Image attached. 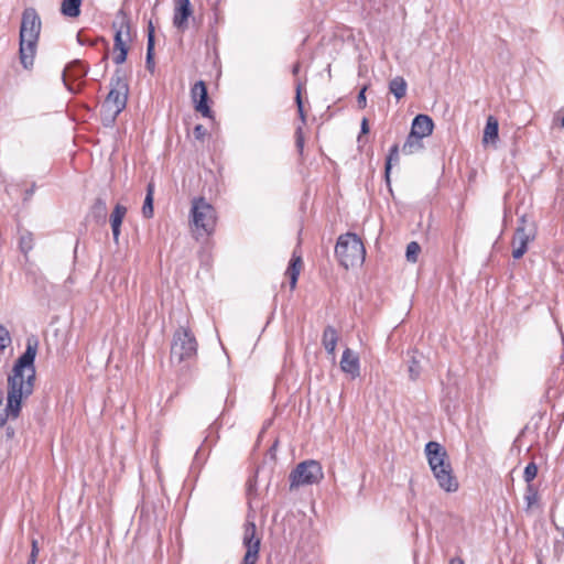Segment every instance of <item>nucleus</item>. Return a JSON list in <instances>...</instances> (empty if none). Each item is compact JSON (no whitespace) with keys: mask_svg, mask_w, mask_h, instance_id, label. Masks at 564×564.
<instances>
[{"mask_svg":"<svg viewBox=\"0 0 564 564\" xmlns=\"http://www.w3.org/2000/svg\"><path fill=\"white\" fill-rule=\"evenodd\" d=\"M41 32V19L33 8L23 11L20 28V59L25 68L33 65V58Z\"/></svg>","mask_w":564,"mask_h":564,"instance_id":"1","label":"nucleus"},{"mask_svg":"<svg viewBox=\"0 0 564 564\" xmlns=\"http://www.w3.org/2000/svg\"><path fill=\"white\" fill-rule=\"evenodd\" d=\"M425 454L440 487L447 492L456 491L458 482L453 476L445 448L440 443L432 441L425 445Z\"/></svg>","mask_w":564,"mask_h":564,"instance_id":"2","label":"nucleus"},{"mask_svg":"<svg viewBox=\"0 0 564 564\" xmlns=\"http://www.w3.org/2000/svg\"><path fill=\"white\" fill-rule=\"evenodd\" d=\"M335 253L345 269L361 265L366 257V250L361 239L352 232L339 236L335 247Z\"/></svg>","mask_w":564,"mask_h":564,"instance_id":"3","label":"nucleus"},{"mask_svg":"<svg viewBox=\"0 0 564 564\" xmlns=\"http://www.w3.org/2000/svg\"><path fill=\"white\" fill-rule=\"evenodd\" d=\"M189 224L196 238L209 236L216 226V212L214 207L204 198H194Z\"/></svg>","mask_w":564,"mask_h":564,"instance_id":"4","label":"nucleus"},{"mask_svg":"<svg viewBox=\"0 0 564 564\" xmlns=\"http://www.w3.org/2000/svg\"><path fill=\"white\" fill-rule=\"evenodd\" d=\"M197 352V341L194 335L186 328H178L171 346V361L173 364H182L195 358Z\"/></svg>","mask_w":564,"mask_h":564,"instance_id":"5","label":"nucleus"},{"mask_svg":"<svg viewBox=\"0 0 564 564\" xmlns=\"http://www.w3.org/2000/svg\"><path fill=\"white\" fill-rule=\"evenodd\" d=\"M324 477L322 466L318 462L310 459L300 463L290 474V487L299 488L301 486L318 484Z\"/></svg>","mask_w":564,"mask_h":564,"instance_id":"6","label":"nucleus"},{"mask_svg":"<svg viewBox=\"0 0 564 564\" xmlns=\"http://www.w3.org/2000/svg\"><path fill=\"white\" fill-rule=\"evenodd\" d=\"M535 238V225L525 215L521 216L512 238V257L520 259L528 250V245Z\"/></svg>","mask_w":564,"mask_h":564,"instance_id":"7","label":"nucleus"},{"mask_svg":"<svg viewBox=\"0 0 564 564\" xmlns=\"http://www.w3.org/2000/svg\"><path fill=\"white\" fill-rule=\"evenodd\" d=\"M128 85L121 78L112 83V87L102 105L105 112L115 119L126 107L128 99Z\"/></svg>","mask_w":564,"mask_h":564,"instance_id":"8","label":"nucleus"},{"mask_svg":"<svg viewBox=\"0 0 564 564\" xmlns=\"http://www.w3.org/2000/svg\"><path fill=\"white\" fill-rule=\"evenodd\" d=\"M112 26L116 30L113 44L116 55L113 56V62L119 65L127 59L129 44L132 42L133 34L130 22L124 18L119 23L113 22Z\"/></svg>","mask_w":564,"mask_h":564,"instance_id":"9","label":"nucleus"},{"mask_svg":"<svg viewBox=\"0 0 564 564\" xmlns=\"http://www.w3.org/2000/svg\"><path fill=\"white\" fill-rule=\"evenodd\" d=\"M261 538L257 536V528L253 521H247L243 525L242 544L246 554L241 564H256L259 558Z\"/></svg>","mask_w":564,"mask_h":564,"instance_id":"10","label":"nucleus"},{"mask_svg":"<svg viewBox=\"0 0 564 564\" xmlns=\"http://www.w3.org/2000/svg\"><path fill=\"white\" fill-rule=\"evenodd\" d=\"M193 14V9L189 0H175L173 25L180 30L185 31L188 28V19Z\"/></svg>","mask_w":564,"mask_h":564,"instance_id":"11","label":"nucleus"},{"mask_svg":"<svg viewBox=\"0 0 564 564\" xmlns=\"http://www.w3.org/2000/svg\"><path fill=\"white\" fill-rule=\"evenodd\" d=\"M191 97L195 104V110L204 117H210V108L207 105V87L203 80H198L191 89Z\"/></svg>","mask_w":564,"mask_h":564,"instance_id":"12","label":"nucleus"},{"mask_svg":"<svg viewBox=\"0 0 564 564\" xmlns=\"http://www.w3.org/2000/svg\"><path fill=\"white\" fill-rule=\"evenodd\" d=\"M340 369L352 379L357 378L360 373L359 357L350 348H346L343 352Z\"/></svg>","mask_w":564,"mask_h":564,"instance_id":"13","label":"nucleus"},{"mask_svg":"<svg viewBox=\"0 0 564 564\" xmlns=\"http://www.w3.org/2000/svg\"><path fill=\"white\" fill-rule=\"evenodd\" d=\"M434 128L433 120L426 115H417L411 126V133L420 139H424L432 134Z\"/></svg>","mask_w":564,"mask_h":564,"instance_id":"14","label":"nucleus"},{"mask_svg":"<svg viewBox=\"0 0 564 564\" xmlns=\"http://www.w3.org/2000/svg\"><path fill=\"white\" fill-rule=\"evenodd\" d=\"M127 214V208L117 204L110 215V225L112 230L113 240L118 242L120 236V227Z\"/></svg>","mask_w":564,"mask_h":564,"instance_id":"15","label":"nucleus"},{"mask_svg":"<svg viewBox=\"0 0 564 564\" xmlns=\"http://www.w3.org/2000/svg\"><path fill=\"white\" fill-rule=\"evenodd\" d=\"M338 341L337 330L333 326H326L323 332L322 343L328 355L335 358V349Z\"/></svg>","mask_w":564,"mask_h":564,"instance_id":"16","label":"nucleus"},{"mask_svg":"<svg viewBox=\"0 0 564 564\" xmlns=\"http://www.w3.org/2000/svg\"><path fill=\"white\" fill-rule=\"evenodd\" d=\"M498 120L494 116L487 118V122L484 129L482 143H496L498 139Z\"/></svg>","mask_w":564,"mask_h":564,"instance_id":"17","label":"nucleus"},{"mask_svg":"<svg viewBox=\"0 0 564 564\" xmlns=\"http://www.w3.org/2000/svg\"><path fill=\"white\" fill-rule=\"evenodd\" d=\"M302 269V259L293 254L290 264L286 269L285 275L290 279V288L294 290L297 283V279Z\"/></svg>","mask_w":564,"mask_h":564,"instance_id":"18","label":"nucleus"},{"mask_svg":"<svg viewBox=\"0 0 564 564\" xmlns=\"http://www.w3.org/2000/svg\"><path fill=\"white\" fill-rule=\"evenodd\" d=\"M85 75H86L85 67L80 64V62L76 61V62H73L72 64H69L65 68V70L63 72V80H64V84L68 87V89L72 90V88L67 84V78L68 77L82 78Z\"/></svg>","mask_w":564,"mask_h":564,"instance_id":"19","label":"nucleus"},{"mask_svg":"<svg viewBox=\"0 0 564 564\" xmlns=\"http://www.w3.org/2000/svg\"><path fill=\"white\" fill-rule=\"evenodd\" d=\"M423 148V140L410 132L404 144L402 145V153L405 155H412L421 151Z\"/></svg>","mask_w":564,"mask_h":564,"instance_id":"20","label":"nucleus"},{"mask_svg":"<svg viewBox=\"0 0 564 564\" xmlns=\"http://www.w3.org/2000/svg\"><path fill=\"white\" fill-rule=\"evenodd\" d=\"M82 0H63L61 12L67 18H77L80 14Z\"/></svg>","mask_w":564,"mask_h":564,"instance_id":"21","label":"nucleus"},{"mask_svg":"<svg viewBox=\"0 0 564 564\" xmlns=\"http://www.w3.org/2000/svg\"><path fill=\"white\" fill-rule=\"evenodd\" d=\"M406 82L403 77L397 76L389 83V90L394 97L399 100L403 98L406 94Z\"/></svg>","mask_w":564,"mask_h":564,"instance_id":"22","label":"nucleus"},{"mask_svg":"<svg viewBox=\"0 0 564 564\" xmlns=\"http://www.w3.org/2000/svg\"><path fill=\"white\" fill-rule=\"evenodd\" d=\"M153 195L154 184L150 182L147 186V195L142 206V215L145 218H151L153 216Z\"/></svg>","mask_w":564,"mask_h":564,"instance_id":"23","label":"nucleus"},{"mask_svg":"<svg viewBox=\"0 0 564 564\" xmlns=\"http://www.w3.org/2000/svg\"><path fill=\"white\" fill-rule=\"evenodd\" d=\"M153 51H154V29L152 23L149 24V33H148V47H147V66L150 70L153 69Z\"/></svg>","mask_w":564,"mask_h":564,"instance_id":"24","label":"nucleus"},{"mask_svg":"<svg viewBox=\"0 0 564 564\" xmlns=\"http://www.w3.org/2000/svg\"><path fill=\"white\" fill-rule=\"evenodd\" d=\"M421 357L422 356H417L416 351H414L413 355L411 356L410 364L408 367V372L411 380H416L421 375Z\"/></svg>","mask_w":564,"mask_h":564,"instance_id":"25","label":"nucleus"},{"mask_svg":"<svg viewBox=\"0 0 564 564\" xmlns=\"http://www.w3.org/2000/svg\"><path fill=\"white\" fill-rule=\"evenodd\" d=\"M398 162H399V145L394 144L391 147L389 155L386 161L384 173H386L387 182L390 181V171H391L392 164L398 163Z\"/></svg>","mask_w":564,"mask_h":564,"instance_id":"26","label":"nucleus"},{"mask_svg":"<svg viewBox=\"0 0 564 564\" xmlns=\"http://www.w3.org/2000/svg\"><path fill=\"white\" fill-rule=\"evenodd\" d=\"M19 248L24 254H26L33 248V236L31 232H21L19 239Z\"/></svg>","mask_w":564,"mask_h":564,"instance_id":"27","label":"nucleus"},{"mask_svg":"<svg viewBox=\"0 0 564 564\" xmlns=\"http://www.w3.org/2000/svg\"><path fill=\"white\" fill-rule=\"evenodd\" d=\"M538 499H539V495H538V491L534 488V486L528 485L525 495H524V500L527 502V510H530L538 502Z\"/></svg>","mask_w":564,"mask_h":564,"instance_id":"28","label":"nucleus"},{"mask_svg":"<svg viewBox=\"0 0 564 564\" xmlns=\"http://www.w3.org/2000/svg\"><path fill=\"white\" fill-rule=\"evenodd\" d=\"M421 247L417 242L411 241L406 247L405 257L409 262L415 263L417 261Z\"/></svg>","mask_w":564,"mask_h":564,"instance_id":"29","label":"nucleus"},{"mask_svg":"<svg viewBox=\"0 0 564 564\" xmlns=\"http://www.w3.org/2000/svg\"><path fill=\"white\" fill-rule=\"evenodd\" d=\"M12 343V338L8 328L0 324V351H3Z\"/></svg>","mask_w":564,"mask_h":564,"instance_id":"30","label":"nucleus"},{"mask_svg":"<svg viewBox=\"0 0 564 564\" xmlns=\"http://www.w3.org/2000/svg\"><path fill=\"white\" fill-rule=\"evenodd\" d=\"M538 474V466L534 463H530L524 468L523 478L528 482V485H531V481L536 477Z\"/></svg>","mask_w":564,"mask_h":564,"instance_id":"31","label":"nucleus"},{"mask_svg":"<svg viewBox=\"0 0 564 564\" xmlns=\"http://www.w3.org/2000/svg\"><path fill=\"white\" fill-rule=\"evenodd\" d=\"M553 126L564 128V109L558 110L554 115Z\"/></svg>","mask_w":564,"mask_h":564,"instance_id":"32","label":"nucleus"},{"mask_svg":"<svg viewBox=\"0 0 564 564\" xmlns=\"http://www.w3.org/2000/svg\"><path fill=\"white\" fill-rule=\"evenodd\" d=\"M37 554H39L37 541L32 540V551H31V555L28 561V564H35Z\"/></svg>","mask_w":564,"mask_h":564,"instance_id":"33","label":"nucleus"},{"mask_svg":"<svg viewBox=\"0 0 564 564\" xmlns=\"http://www.w3.org/2000/svg\"><path fill=\"white\" fill-rule=\"evenodd\" d=\"M296 148L299 149L300 152L303 151V147H304V137H303V131H302V128H297L296 129Z\"/></svg>","mask_w":564,"mask_h":564,"instance_id":"34","label":"nucleus"},{"mask_svg":"<svg viewBox=\"0 0 564 564\" xmlns=\"http://www.w3.org/2000/svg\"><path fill=\"white\" fill-rule=\"evenodd\" d=\"M194 137L197 139V140H203L204 137L206 135L207 131L206 129L202 126V124H197L195 128H194Z\"/></svg>","mask_w":564,"mask_h":564,"instance_id":"35","label":"nucleus"},{"mask_svg":"<svg viewBox=\"0 0 564 564\" xmlns=\"http://www.w3.org/2000/svg\"><path fill=\"white\" fill-rule=\"evenodd\" d=\"M296 104H297V109H299V115L301 117V120L303 123H305V115H304V110H303V106H302L300 89H297V94H296Z\"/></svg>","mask_w":564,"mask_h":564,"instance_id":"36","label":"nucleus"},{"mask_svg":"<svg viewBox=\"0 0 564 564\" xmlns=\"http://www.w3.org/2000/svg\"><path fill=\"white\" fill-rule=\"evenodd\" d=\"M357 102L359 105L360 108H365L366 107V87H364L358 96H357Z\"/></svg>","mask_w":564,"mask_h":564,"instance_id":"37","label":"nucleus"},{"mask_svg":"<svg viewBox=\"0 0 564 564\" xmlns=\"http://www.w3.org/2000/svg\"><path fill=\"white\" fill-rule=\"evenodd\" d=\"M368 131H369L368 121H367V119H362V122H361V133H368Z\"/></svg>","mask_w":564,"mask_h":564,"instance_id":"38","label":"nucleus"},{"mask_svg":"<svg viewBox=\"0 0 564 564\" xmlns=\"http://www.w3.org/2000/svg\"><path fill=\"white\" fill-rule=\"evenodd\" d=\"M449 564H465L464 561L460 557H453L449 561Z\"/></svg>","mask_w":564,"mask_h":564,"instance_id":"39","label":"nucleus"},{"mask_svg":"<svg viewBox=\"0 0 564 564\" xmlns=\"http://www.w3.org/2000/svg\"><path fill=\"white\" fill-rule=\"evenodd\" d=\"M297 70H299V65H296V66L294 67V73H296Z\"/></svg>","mask_w":564,"mask_h":564,"instance_id":"40","label":"nucleus"}]
</instances>
